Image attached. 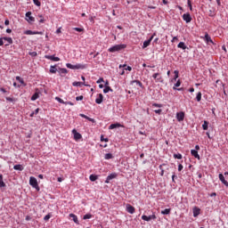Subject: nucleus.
Instances as JSON below:
<instances>
[{"label":"nucleus","mask_w":228,"mask_h":228,"mask_svg":"<svg viewBox=\"0 0 228 228\" xmlns=\"http://www.w3.org/2000/svg\"><path fill=\"white\" fill-rule=\"evenodd\" d=\"M66 67H67L68 69H71L72 70H73V69H74V65H72V64H70V63H67V64H66Z\"/></svg>","instance_id":"nucleus-46"},{"label":"nucleus","mask_w":228,"mask_h":228,"mask_svg":"<svg viewBox=\"0 0 228 228\" xmlns=\"http://www.w3.org/2000/svg\"><path fill=\"white\" fill-rule=\"evenodd\" d=\"M120 124L117 123V124H111L110 126H109V129H117V127H120Z\"/></svg>","instance_id":"nucleus-27"},{"label":"nucleus","mask_w":228,"mask_h":228,"mask_svg":"<svg viewBox=\"0 0 228 228\" xmlns=\"http://www.w3.org/2000/svg\"><path fill=\"white\" fill-rule=\"evenodd\" d=\"M108 92H113V89H111L110 86H105V88L103 89V94H108Z\"/></svg>","instance_id":"nucleus-25"},{"label":"nucleus","mask_w":228,"mask_h":228,"mask_svg":"<svg viewBox=\"0 0 228 228\" xmlns=\"http://www.w3.org/2000/svg\"><path fill=\"white\" fill-rule=\"evenodd\" d=\"M40 111V109H36L35 111H34V114L35 115H38V112Z\"/></svg>","instance_id":"nucleus-61"},{"label":"nucleus","mask_w":228,"mask_h":228,"mask_svg":"<svg viewBox=\"0 0 228 228\" xmlns=\"http://www.w3.org/2000/svg\"><path fill=\"white\" fill-rule=\"evenodd\" d=\"M177 40H179V38L177 37H174L173 39L171 40V42L174 43Z\"/></svg>","instance_id":"nucleus-59"},{"label":"nucleus","mask_w":228,"mask_h":228,"mask_svg":"<svg viewBox=\"0 0 228 228\" xmlns=\"http://www.w3.org/2000/svg\"><path fill=\"white\" fill-rule=\"evenodd\" d=\"M55 101H57L58 102H60L61 104H65V102L61 99V98H60V97H55Z\"/></svg>","instance_id":"nucleus-39"},{"label":"nucleus","mask_w":228,"mask_h":228,"mask_svg":"<svg viewBox=\"0 0 228 228\" xmlns=\"http://www.w3.org/2000/svg\"><path fill=\"white\" fill-rule=\"evenodd\" d=\"M96 83H97L98 85L101 84V83H104V78L100 77V78L96 81Z\"/></svg>","instance_id":"nucleus-48"},{"label":"nucleus","mask_w":228,"mask_h":228,"mask_svg":"<svg viewBox=\"0 0 228 228\" xmlns=\"http://www.w3.org/2000/svg\"><path fill=\"white\" fill-rule=\"evenodd\" d=\"M6 183L3 181V175H0V188H4Z\"/></svg>","instance_id":"nucleus-28"},{"label":"nucleus","mask_w":228,"mask_h":228,"mask_svg":"<svg viewBox=\"0 0 228 228\" xmlns=\"http://www.w3.org/2000/svg\"><path fill=\"white\" fill-rule=\"evenodd\" d=\"M4 37H0V45H4Z\"/></svg>","instance_id":"nucleus-54"},{"label":"nucleus","mask_w":228,"mask_h":228,"mask_svg":"<svg viewBox=\"0 0 228 228\" xmlns=\"http://www.w3.org/2000/svg\"><path fill=\"white\" fill-rule=\"evenodd\" d=\"M152 106L154 108H163V105L162 104H159V103H153Z\"/></svg>","instance_id":"nucleus-44"},{"label":"nucleus","mask_w":228,"mask_h":228,"mask_svg":"<svg viewBox=\"0 0 228 228\" xmlns=\"http://www.w3.org/2000/svg\"><path fill=\"white\" fill-rule=\"evenodd\" d=\"M205 41L207 44H213V39H211V37H209V34H205Z\"/></svg>","instance_id":"nucleus-17"},{"label":"nucleus","mask_w":228,"mask_h":228,"mask_svg":"<svg viewBox=\"0 0 228 228\" xmlns=\"http://www.w3.org/2000/svg\"><path fill=\"white\" fill-rule=\"evenodd\" d=\"M89 179H90V181H92V183H94V182L97 181V179H99V176L97 175H91L89 176Z\"/></svg>","instance_id":"nucleus-22"},{"label":"nucleus","mask_w":228,"mask_h":228,"mask_svg":"<svg viewBox=\"0 0 228 228\" xmlns=\"http://www.w3.org/2000/svg\"><path fill=\"white\" fill-rule=\"evenodd\" d=\"M40 97L38 93H35L32 96H31V101H37V99H38Z\"/></svg>","instance_id":"nucleus-31"},{"label":"nucleus","mask_w":228,"mask_h":228,"mask_svg":"<svg viewBox=\"0 0 228 228\" xmlns=\"http://www.w3.org/2000/svg\"><path fill=\"white\" fill-rule=\"evenodd\" d=\"M175 159H183V155L181 153L174 154Z\"/></svg>","instance_id":"nucleus-34"},{"label":"nucleus","mask_w":228,"mask_h":228,"mask_svg":"<svg viewBox=\"0 0 228 228\" xmlns=\"http://www.w3.org/2000/svg\"><path fill=\"white\" fill-rule=\"evenodd\" d=\"M155 113H157V115H161V111H163L161 109H159V110H154Z\"/></svg>","instance_id":"nucleus-50"},{"label":"nucleus","mask_w":228,"mask_h":228,"mask_svg":"<svg viewBox=\"0 0 228 228\" xmlns=\"http://www.w3.org/2000/svg\"><path fill=\"white\" fill-rule=\"evenodd\" d=\"M219 181H221V183H223V184L227 183V181L225 180V177L224 176L223 174H219Z\"/></svg>","instance_id":"nucleus-24"},{"label":"nucleus","mask_w":228,"mask_h":228,"mask_svg":"<svg viewBox=\"0 0 228 228\" xmlns=\"http://www.w3.org/2000/svg\"><path fill=\"white\" fill-rule=\"evenodd\" d=\"M154 37H156V33H153V35L148 40L143 42L142 49H145L146 47H149L151 45V43L152 42Z\"/></svg>","instance_id":"nucleus-3"},{"label":"nucleus","mask_w":228,"mask_h":228,"mask_svg":"<svg viewBox=\"0 0 228 228\" xmlns=\"http://www.w3.org/2000/svg\"><path fill=\"white\" fill-rule=\"evenodd\" d=\"M175 177H177V176H175V175H172V182H173V183H175Z\"/></svg>","instance_id":"nucleus-63"},{"label":"nucleus","mask_w":228,"mask_h":228,"mask_svg":"<svg viewBox=\"0 0 228 228\" xmlns=\"http://www.w3.org/2000/svg\"><path fill=\"white\" fill-rule=\"evenodd\" d=\"M28 54H29V56H32V58H35L36 56L38 55V53H37V52H29Z\"/></svg>","instance_id":"nucleus-41"},{"label":"nucleus","mask_w":228,"mask_h":228,"mask_svg":"<svg viewBox=\"0 0 228 228\" xmlns=\"http://www.w3.org/2000/svg\"><path fill=\"white\" fill-rule=\"evenodd\" d=\"M33 35H44V32L33 31Z\"/></svg>","instance_id":"nucleus-57"},{"label":"nucleus","mask_w":228,"mask_h":228,"mask_svg":"<svg viewBox=\"0 0 228 228\" xmlns=\"http://www.w3.org/2000/svg\"><path fill=\"white\" fill-rule=\"evenodd\" d=\"M73 86H90V85L86 84L85 82H73Z\"/></svg>","instance_id":"nucleus-16"},{"label":"nucleus","mask_w":228,"mask_h":228,"mask_svg":"<svg viewBox=\"0 0 228 228\" xmlns=\"http://www.w3.org/2000/svg\"><path fill=\"white\" fill-rule=\"evenodd\" d=\"M125 70H129L130 72L133 70V68L131 66H127Z\"/></svg>","instance_id":"nucleus-60"},{"label":"nucleus","mask_w":228,"mask_h":228,"mask_svg":"<svg viewBox=\"0 0 228 228\" xmlns=\"http://www.w3.org/2000/svg\"><path fill=\"white\" fill-rule=\"evenodd\" d=\"M33 3H34V4H36V6H41V3H40V1H38V0H33Z\"/></svg>","instance_id":"nucleus-43"},{"label":"nucleus","mask_w":228,"mask_h":228,"mask_svg":"<svg viewBox=\"0 0 228 228\" xmlns=\"http://www.w3.org/2000/svg\"><path fill=\"white\" fill-rule=\"evenodd\" d=\"M4 24H5V26H9L10 25V20H5Z\"/></svg>","instance_id":"nucleus-64"},{"label":"nucleus","mask_w":228,"mask_h":228,"mask_svg":"<svg viewBox=\"0 0 228 228\" xmlns=\"http://www.w3.org/2000/svg\"><path fill=\"white\" fill-rule=\"evenodd\" d=\"M178 49H183V51L188 49V47L186 46V45L184 44V42H180L177 45Z\"/></svg>","instance_id":"nucleus-20"},{"label":"nucleus","mask_w":228,"mask_h":228,"mask_svg":"<svg viewBox=\"0 0 228 228\" xmlns=\"http://www.w3.org/2000/svg\"><path fill=\"white\" fill-rule=\"evenodd\" d=\"M83 99H84L83 95L76 97V101H83Z\"/></svg>","instance_id":"nucleus-53"},{"label":"nucleus","mask_w":228,"mask_h":228,"mask_svg":"<svg viewBox=\"0 0 228 228\" xmlns=\"http://www.w3.org/2000/svg\"><path fill=\"white\" fill-rule=\"evenodd\" d=\"M200 213V209H197L196 212H193V216H199V214Z\"/></svg>","instance_id":"nucleus-47"},{"label":"nucleus","mask_w":228,"mask_h":228,"mask_svg":"<svg viewBox=\"0 0 228 228\" xmlns=\"http://www.w3.org/2000/svg\"><path fill=\"white\" fill-rule=\"evenodd\" d=\"M73 29H74L75 31H77L78 33H81V32L85 31V29H84V28H74Z\"/></svg>","instance_id":"nucleus-42"},{"label":"nucleus","mask_w":228,"mask_h":228,"mask_svg":"<svg viewBox=\"0 0 228 228\" xmlns=\"http://www.w3.org/2000/svg\"><path fill=\"white\" fill-rule=\"evenodd\" d=\"M183 164H179L178 165V172H181V170H183Z\"/></svg>","instance_id":"nucleus-56"},{"label":"nucleus","mask_w":228,"mask_h":228,"mask_svg":"<svg viewBox=\"0 0 228 228\" xmlns=\"http://www.w3.org/2000/svg\"><path fill=\"white\" fill-rule=\"evenodd\" d=\"M117 173H111L110 175L107 176L106 180H105V183L109 184L110 181L113 180V179H117Z\"/></svg>","instance_id":"nucleus-6"},{"label":"nucleus","mask_w":228,"mask_h":228,"mask_svg":"<svg viewBox=\"0 0 228 228\" xmlns=\"http://www.w3.org/2000/svg\"><path fill=\"white\" fill-rule=\"evenodd\" d=\"M64 104H69V106H74L72 102H64Z\"/></svg>","instance_id":"nucleus-58"},{"label":"nucleus","mask_w":228,"mask_h":228,"mask_svg":"<svg viewBox=\"0 0 228 228\" xmlns=\"http://www.w3.org/2000/svg\"><path fill=\"white\" fill-rule=\"evenodd\" d=\"M152 77H153V79H157V81H159V83L163 82V78L161 77V76H159V73L153 74Z\"/></svg>","instance_id":"nucleus-13"},{"label":"nucleus","mask_w":228,"mask_h":228,"mask_svg":"<svg viewBox=\"0 0 228 228\" xmlns=\"http://www.w3.org/2000/svg\"><path fill=\"white\" fill-rule=\"evenodd\" d=\"M175 79H177V77H179V71H177V70H175Z\"/></svg>","instance_id":"nucleus-51"},{"label":"nucleus","mask_w":228,"mask_h":228,"mask_svg":"<svg viewBox=\"0 0 228 228\" xmlns=\"http://www.w3.org/2000/svg\"><path fill=\"white\" fill-rule=\"evenodd\" d=\"M208 126H209V122L204 121L202 125V128L204 129V131H208Z\"/></svg>","instance_id":"nucleus-30"},{"label":"nucleus","mask_w":228,"mask_h":228,"mask_svg":"<svg viewBox=\"0 0 228 228\" xmlns=\"http://www.w3.org/2000/svg\"><path fill=\"white\" fill-rule=\"evenodd\" d=\"M102 101H104V96L102 94H99V97L95 99L96 104H102Z\"/></svg>","instance_id":"nucleus-14"},{"label":"nucleus","mask_w":228,"mask_h":228,"mask_svg":"<svg viewBox=\"0 0 228 228\" xmlns=\"http://www.w3.org/2000/svg\"><path fill=\"white\" fill-rule=\"evenodd\" d=\"M29 184L30 186H32L33 188H36V190L37 191H40V187L38 186V182L37 181V178H35L34 176H31L29 178Z\"/></svg>","instance_id":"nucleus-2"},{"label":"nucleus","mask_w":228,"mask_h":228,"mask_svg":"<svg viewBox=\"0 0 228 228\" xmlns=\"http://www.w3.org/2000/svg\"><path fill=\"white\" fill-rule=\"evenodd\" d=\"M196 101L198 102H200V101H202V93L199 92L196 95Z\"/></svg>","instance_id":"nucleus-26"},{"label":"nucleus","mask_w":228,"mask_h":228,"mask_svg":"<svg viewBox=\"0 0 228 228\" xmlns=\"http://www.w3.org/2000/svg\"><path fill=\"white\" fill-rule=\"evenodd\" d=\"M178 86H181V80H178L175 84L174 88H178Z\"/></svg>","instance_id":"nucleus-45"},{"label":"nucleus","mask_w":228,"mask_h":228,"mask_svg":"<svg viewBox=\"0 0 228 228\" xmlns=\"http://www.w3.org/2000/svg\"><path fill=\"white\" fill-rule=\"evenodd\" d=\"M14 170H19L20 172H22L24 170V167L22 165L18 164L13 167Z\"/></svg>","instance_id":"nucleus-21"},{"label":"nucleus","mask_w":228,"mask_h":228,"mask_svg":"<svg viewBox=\"0 0 228 228\" xmlns=\"http://www.w3.org/2000/svg\"><path fill=\"white\" fill-rule=\"evenodd\" d=\"M126 211L127 213H130V215H134L135 208L130 204H126Z\"/></svg>","instance_id":"nucleus-10"},{"label":"nucleus","mask_w":228,"mask_h":228,"mask_svg":"<svg viewBox=\"0 0 228 228\" xmlns=\"http://www.w3.org/2000/svg\"><path fill=\"white\" fill-rule=\"evenodd\" d=\"M4 40L8 42V44H13V39H12V37H4Z\"/></svg>","instance_id":"nucleus-37"},{"label":"nucleus","mask_w":228,"mask_h":228,"mask_svg":"<svg viewBox=\"0 0 228 228\" xmlns=\"http://www.w3.org/2000/svg\"><path fill=\"white\" fill-rule=\"evenodd\" d=\"M80 117H82V118H86V120H89V122H93V124L95 123V119H94L85 114H80Z\"/></svg>","instance_id":"nucleus-18"},{"label":"nucleus","mask_w":228,"mask_h":228,"mask_svg":"<svg viewBox=\"0 0 228 228\" xmlns=\"http://www.w3.org/2000/svg\"><path fill=\"white\" fill-rule=\"evenodd\" d=\"M176 118L178 122H183L184 120V112L181 111L176 114Z\"/></svg>","instance_id":"nucleus-11"},{"label":"nucleus","mask_w":228,"mask_h":228,"mask_svg":"<svg viewBox=\"0 0 228 228\" xmlns=\"http://www.w3.org/2000/svg\"><path fill=\"white\" fill-rule=\"evenodd\" d=\"M126 47H127V45H116L109 48V53H117L118 51H122V50L126 49Z\"/></svg>","instance_id":"nucleus-1"},{"label":"nucleus","mask_w":228,"mask_h":228,"mask_svg":"<svg viewBox=\"0 0 228 228\" xmlns=\"http://www.w3.org/2000/svg\"><path fill=\"white\" fill-rule=\"evenodd\" d=\"M25 17H26V20L29 24H32V22H35V17L31 16V12H26Z\"/></svg>","instance_id":"nucleus-5"},{"label":"nucleus","mask_w":228,"mask_h":228,"mask_svg":"<svg viewBox=\"0 0 228 228\" xmlns=\"http://www.w3.org/2000/svg\"><path fill=\"white\" fill-rule=\"evenodd\" d=\"M83 69H86V64L78 63V64L73 65V70H79Z\"/></svg>","instance_id":"nucleus-8"},{"label":"nucleus","mask_w":228,"mask_h":228,"mask_svg":"<svg viewBox=\"0 0 228 228\" xmlns=\"http://www.w3.org/2000/svg\"><path fill=\"white\" fill-rule=\"evenodd\" d=\"M50 219H51V214H47V215L44 217L45 222H49Z\"/></svg>","instance_id":"nucleus-40"},{"label":"nucleus","mask_w":228,"mask_h":228,"mask_svg":"<svg viewBox=\"0 0 228 228\" xmlns=\"http://www.w3.org/2000/svg\"><path fill=\"white\" fill-rule=\"evenodd\" d=\"M183 20L189 24V22H191V15H190V12L184 13L183 15Z\"/></svg>","instance_id":"nucleus-7"},{"label":"nucleus","mask_w":228,"mask_h":228,"mask_svg":"<svg viewBox=\"0 0 228 228\" xmlns=\"http://www.w3.org/2000/svg\"><path fill=\"white\" fill-rule=\"evenodd\" d=\"M191 154L196 158V159H200V155H199V151H197V150H191Z\"/></svg>","instance_id":"nucleus-15"},{"label":"nucleus","mask_w":228,"mask_h":228,"mask_svg":"<svg viewBox=\"0 0 228 228\" xmlns=\"http://www.w3.org/2000/svg\"><path fill=\"white\" fill-rule=\"evenodd\" d=\"M134 83H135V85H137L138 86H140V88H143V84H142V83L140 82V80H134V81H132V85L134 84Z\"/></svg>","instance_id":"nucleus-29"},{"label":"nucleus","mask_w":228,"mask_h":228,"mask_svg":"<svg viewBox=\"0 0 228 228\" xmlns=\"http://www.w3.org/2000/svg\"><path fill=\"white\" fill-rule=\"evenodd\" d=\"M72 134H74V140H81V138L83 137L77 129H73Z\"/></svg>","instance_id":"nucleus-9"},{"label":"nucleus","mask_w":228,"mask_h":228,"mask_svg":"<svg viewBox=\"0 0 228 228\" xmlns=\"http://www.w3.org/2000/svg\"><path fill=\"white\" fill-rule=\"evenodd\" d=\"M92 214H86L84 216H83V220H90V218H92Z\"/></svg>","instance_id":"nucleus-35"},{"label":"nucleus","mask_w":228,"mask_h":228,"mask_svg":"<svg viewBox=\"0 0 228 228\" xmlns=\"http://www.w3.org/2000/svg\"><path fill=\"white\" fill-rule=\"evenodd\" d=\"M59 72H60V74H67L69 72V70H67V69H65V68H60Z\"/></svg>","instance_id":"nucleus-33"},{"label":"nucleus","mask_w":228,"mask_h":228,"mask_svg":"<svg viewBox=\"0 0 228 228\" xmlns=\"http://www.w3.org/2000/svg\"><path fill=\"white\" fill-rule=\"evenodd\" d=\"M69 218H73V222L75 224H79V220L77 219V216H76L74 214H69Z\"/></svg>","instance_id":"nucleus-19"},{"label":"nucleus","mask_w":228,"mask_h":228,"mask_svg":"<svg viewBox=\"0 0 228 228\" xmlns=\"http://www.w3.org/2000/svg\"><path fill=\"white\" fill-rule=\"evenodd\" d=\"M105 159H113V154L106 153L105 154Z\"/></svg>","instance_id":"nucleus-36"},{"label":"nucleus","mask_w":228,"mask_h":228,"mask_svg":"<svg viewBox=\"0 0 228 228\" xmlns=\"http://www.w3.org/2000/svg\"><path fill=\"white\" fill-rule=\"evenodd\" d=\"M57 71H58V69H56V65L50 67V73L51 74H56Z\"/></svg>","instance_id":"nucleus-23"},{"label":"nucleus","mask_w":228,"mask_h":228,"mask_svg":"<svg viewBox=\"0 0 228 228\" xmlns=\"http://www.w3.org/2000/svg\"><path fill=\"white\" fill-rule=\"evenodd\" d=\"M187 4H188L190 10L191 11V10H192V7H191V0H188V1H187Z\"/></svg>","instance_id":"nucleus-52"},{"label":"nucleus","mask_w":228,"mask_h":228,"mask_svg":"<svg viewBox=\"0 0 228 228\" xmlns=\"http://www.w3.org/2000/svg\"><path fill=\"white\" fill-rule=\"evenodd\" d=\"M25 35H33V31L32 30H27V31H25Z\"/></svg>","instance_id":"nucleus-55"},{"label":"nucleus","mask_w":228,"mask_h":228,"mask_svg":"<svg viewBox=\"0 0 228 228\" xmlns=\"http://www.w3.org/2000/svg\"><path fill=\"white\" fill-rule=\"evenodd\" d=\"M45 58L46 60H51L52 61H60L59 57H55L54 55H45Z\"/></svg>","instance_id":"nucleus-12"},{"label":"nucleus","mask_w":228,"mask_h":228,"mask_svg":"<svg viewBox=\"0 0 228 228\" xmlns=\"http://www.w3.org/2000/svg\"><path fill=\"white\" fill-rule=\"evenodd\" d=\"M170 208H166L164 210L161 211V215H170Z\"/></svg>","instance_id":"nucleus-32"},{"label":"nucleus","mask_w":228,"mask_h":228,"mask_svg":"<svg viewBox=\"0 0 228 228\" xmlns=\"http://www.w3.org/2000/svg\"><path fill=\"white\" fill-rule=\"evenodd\" d=\"M158 218L156 215H151V216H142V220H144V222H151V220H156Z\"/></svg>","instance_id":"nucleus-4"},{"label":"nucleus","mask_w":228,"mask_h":228,"mask_svg":"<svg viewBox=\"0 0 228 228\" xmlns=\"http://www.w3.org/2000/svg\"><path fill=\"white\" fill-rule=\"evenodd\" d=\"M0 92H3V94H6V89L1 87V88H0Z\"/></svg>","instance_id":"nucleus-62"},{"label":"nucleus","mask_w":228,"mask_h":228,"mask_svg":"<svg viewBox=\"0 0 228 228\" xmlns=\"http://www.w3.org/2000/svg\"><path fill=\"white\" fill-rule=\"evenodd\" d=\"M101 142H109L108 138H104V135L101 136Z\"/></svg>","instance_id":"nucleus-49"},{"label":"nucleus","mask_w":228,"mask_h":228,"mask_svg":"<svg viewBox=\"0 0 228 228\" xmlns=\"http://www.w3.org/2000/svg\"><path fill=\"white\" fill-rule=\"evenodd\" d=\"M5 99H6V101H8L9 102H12V103L17 101V99L12 98V97H6Z\"/></svg>","instance_id":"nucleus-38"}]
</instances>
